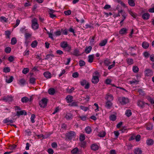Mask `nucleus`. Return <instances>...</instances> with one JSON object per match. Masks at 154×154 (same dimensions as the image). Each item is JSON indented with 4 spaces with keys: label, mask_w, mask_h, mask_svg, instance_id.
<instances>
[{
    "label": "nucleus",
    "mask_w": 154,
    "mask_h": 154,
    "mask_svg": "<svg viewBox=\"0 0 154 154\" xmlns=\"http://www.w3.org/2000/svg\"><path fill=\"white\" fill-rule=\"evenodd\" d=\"M80 83L81 85L84 86L86 84L87 81L85 80H82L80 81Z\"/></svg>",
    "instance_id": "nucleus-58"
},
{
    "label": "nucleus",
    "mask_w": 154,
    "mask_h": 154,
    "mask_svg": "<svg viewBox=\"0 0 154 154\" xmlns=\"http://www.w3.org/2000/svg\"><path fill=\"white\" fill-rule=\"evenodd\" d=\"M11 51V48L9 47H7L5 48V52L7 53H10Z\"/></svg>",
    "instance_id": "nucleus-41"
},
{
    "label": "nucleus",
    "mask_w": 154,
    "mask_h": 154,
    "mask_svg": "<svg viewBox=\"0 0 154 154\" xmlns=\"http://www.w3.org/2000/svg\"><path fill=\"white\" fill-rule=\"evenodd\" d=\"M26 82L25 80L24 79H22L19 81V84L22 85H23Z\"/></svg>",
    "instance_id": "nucleus-53"
},
{
    "label": "nucleus",
    "mask_w": 154,
    "mask_h": 154,
    "mask_svg": "<svg viewBox=\"0 0 154 154\" xmlns=\"http://www.w3.org/2000/svg\"><path fill=\"white\" fill-rule=\"evenodd\" d=\"M73 97L72 96L68 95L66 97V100L68 103H71L73 101Z\"/></svg>",
    "instance_id": "nucleus-11"
},
{
    "label": "nucleus",
    "mask_w": 154,
    "mask_h": 154,
    "mask_svg": "<svg viewBox=\"0 0 154 154\" xmlns=\"http://www.w3.org/2000/svg\"><path fill=\"white\" fill-rule=\"evenodd\" d=\"M43 74L44 76L47 79L50 78L51 77V74L48 71L44 72Z\"/></svg>",
    "instance_id": "nucleus-18"
},
{
    "label": "nucleus",
    "mask_w": 154,
    "mask_h": 154,
    "mask_svg": "<svg viewBox=\"0 0 154 154\" xmlns=\"http://www.w3.org/2000/svg\"><path fill=\"white\" fill-rule=\"evenodd\" d=\"M128 3L129 5L131 6H134L135 4L133 0H128Z\"/></svg>",
    "instance_id": "nucleus-33"
},
{
    "label": "nucleus",
    "mask_w": 154,
    "mask_h": 154,
    "mask_svg": "<svg viewBox=\"0 0 154 154\" xmlns=\"http://www.w3.org/2000/svg\"><path fill=\"white\" fill-rule=\"evenodd\" d=\"M80 108L81 109L84 110L85 111H87L88 110V108L87 107H85V106H80Z\"/></svg>",
    "instance_id": "nucleus-62"
},
{
    "label": "nucleus",
    "mask_w": 154,
    "mask_h": 154,
    "mask_svg": "<svg viewBox=\"0 0 154 154\" xmlns=\"http://www.w3.org/2000/svg\"><path fill=\"white\" fill-rule=\"evenodd\" d=\"M85 139V136L83 134H81L79 137V140L80 141H82L84 140Z\"/></svg>",
    "instance_id": "nucleus-54"
},
{
    "label": "nucleus",
    "mask_w": 154,
    "mask_h": 154,
    "mask_svg": "<svg viewBox=\"0 0 154 154\" xmlns=\"http://www.w3.org/2000/svg\"><path fill=\"white\" fill-rule=\"evenodd\" d=\"M49 94L51 95H53L55 93V90L53 88H49L48 91Z\"/></svg>",
    "instance_id": "nucleus-13"
},
{
    "label": "nucleus",
    "mask_w": 154,
    "mask_h": 154,
    "mask_svg": "<svg viewBox=\"0 0 154 154\" xmlns=\"http://www.w3.org/2000/svg\"><path fill=\"white\" fill-rule=\"evenodd\" d=\"M104 63L106 66H108L110 63V62L108 59H106L104 60Z\"/></svg>",
    "instance_id": "nucleus-61"
},
{
    "label": "nucleus",
    "mask_w": 154,
    "mask_h": 154,
    "mask_svg": "<svg viewBox=\"0 0 154 154\" xmlns=\"http://www.w3.org/2000/svg\"><path fill=\"white\" fill-rule=\"evenodd\" d=\"M54 34L56 36H59L61 35V32L59 30H57L54 32Z\"/></svg>",
    "instance_id": "nucleus-63"
},
{
    "label": "nucleus",
    "mask_w": 154,
    "mask_h": 154,
    "mask_svg": "<svg viewBox=\"0 0 154 154\" xmlns=\"http://www.w3.org/2000/svg\"><path fill=\"white\" fill-rule=\"evenodd\" d=\"M36 79L34 77H32L30 79V83L31 84H34L35 83Z\"/></svg>",
    "instance_id": "nucleus-43"
},
{
    "label": "nucleus",
    "mask_w": 154,
    "mask_h": 154,
    "mask_svg": "<svg viewBox=\"0 0 154 154\" xmlns=\"http://www.w3.org/2000/svg\"><path fill=\"white\" fill-rule=\"evenodd\" d=\"M138 92L139 93V94L142 96H144L145 95V92L141 89H138Z\"/></svg>",
    "instance_id": "nucleus-48"
},
{
    "label": "nucleus",
    "mask_w": 154,
    "mask_h": 154,
    "mask_svg": "<svg viewBox=\"0 0 154 154\" xmlns=\"http://www.w3.org/2000/svg\"><path fill=\"white\" fill-rule=\"evenodd\" d=\"M27 112L26 111L24 110H21L20 111H17V114L16 116H19L20 115H24L25 116L26 115Z\"/></svg>",
    "instance_id": "nucleus-10"
},
{
    "label": "nucleus",
    "mask_w": 154,
    "mask_h": 154,
    "mask_svg": "<svg viewBox=\"0 0 154 154\" xmlns=\"http://www.w3.org/2000/svg\"><path fill=\"white\" fill-rule=\"evenodd\" d=\"M29 69L28 68H24L22 71V72L24 74H26L29 72Z\"/></svg>",
    "instance_id": "nucleus-46"
},
{
    "label": "nucleus",
    "mask_w": 154,
    "mask_h": 154,
    "mask_svg": "<svg viewBox=\"0 0 154 154\" xmlns=\"http://www.w3.org/2000/svg\"><path fill=\"white\" fill-rule=\"evenodd\" d=\"M21 100L23 103H26L29 100V99L27 97H24L21 98Z\"/></svg>",
    "instance_id": "nucleus-35"
},
{
    "label": "nucleus",
    "mask_w": 154,
    "mask_h": 154,
    "mask_svg": "<svg viewBox=\"0 0 154 154\" xmlns=\"http://www.w3.org/2000/svg\"><path fill=\"white\" fill-rule=\"evenodd\" d=\"M92 49V48L91 46L86 47L85 50V51L86 54H88L90 52Z\"/></svg>",
    "instance_id": "nucleus-21"
},
{
    "label": "nucleus",
    "mask_w": 154,
    "mask_h": 154,
    "mask_svg": "<svg viewBox=\"0 0 154 154\" xmlns=\"http://www.w3.org/2000/svg\"><path fill=\"white\" fill-rule=\"evenodd\" d=\"M71 12L70 10H68L64 11V13L66 15H69L71 14Z\"/></svg>",
    "instance_id": "nucleus-59"
},
{
    "label": "nucleus",
    "mask_w": 154,
    "mask_h": 154,
    "mask_svg": "<svg viewBox=\"0 0 154 154\" xmlns=\"http://www.w3.org/2000/svg\"><path fill=\"white\" fill-rule=\"evenodd\" d=\"M71 46L69 45L67 46L64 49L66 51L70 52V51L71 50Z\"/></svg>",
    "instance_id": "nucleus-49"
},
{
    "label": "nucleus",
    "mask_w": 154,
    "mask_h": 154,
    "mask_svg": "<svg viewBox=\"0 0 154 154\" xmlns=\"http://www.w3.org/2000/svg\"><path fill=\"white\" fill-rule=\"evenodd\" d=\"M106 135V133L105 131H103L99 133L98 134V136L100 137H103Z\"/></svg>",
    "instance_id": "nucleus-44"
},
{
    "label": "nucleus",
    "mask_w": 154,
    "mask_h": 154,
    "mask_svg": "<svg viewBox=\"0 0 154 154\" xmlns=\"http://www.w3.org/2000/svg\"><path fill=\"white\" fill-rule=\"evenodd\" d=\"M77 102H74L69 104V106H77Z\"/></svg>",
    "instance_id": "nucleus-42"
},
{
    "label": "nucleus",
    "mask_w": 154,
    "mask_h": 154,
    "mask_svg": "<svg viewBox=\"0 0 154 154\" xmlns=\"http://www.w3.org/2000/svg\"><path fill=\"white\" fill-rule=\"evenodd\" d=\"M113 97L112 95H107L106 99L107 101H111L113 100Z\"/></svg>",
    "instance_id": "nucleus-24"
},
{
    "label": "nucleus",
    "mask_w": 154,
    "mask_h": 154,
    "mask_svg": "<svg viewBox=\"0 0 154 154\" xmlns=\"http://www.w3.org/2000/svg\"><path fill=\"white\" fill-rule=\"evenodd\" d=\"M134 151L135 154H141L142 153V150L139 148H135Z\"/></svg>",
    "instance_id": "nucleus-14"
},
{
    "label": "nucleus",
    "mask_w": 154,
    "mask_h": 154,
    "mask_svg": "<svg viewBox=\"0 0 154 154\" xmlns=\"http://www.w3.org/2000/svg\"><path fill=\"white\" fill-rule=\"evenodd\" d=\"M112 105V103L111 101H107L106 103L105 106L107 109H110Z\"/></svg>",
    "instance_id": "nucleus-27"
},
{
    "label": "nucleus",
    "mask_w": 154,
    "mask_h": 154,
    "mask_svg": "<svg viewBox=\"0 0 154 154\" xmlns=\"http://www.w3.org/2000/svg\"><path fill=\"white\" fill-rule=\"evenodd\" d=\"M91 149L94 151L97 150L98 149V146L97 145L93 144L91 146Z\"/></svg>",
    "instance_id": "nucleus-22"
},
{
    "label": "nucleus",
    "mask_w": 154,
    "mask_h": 154,
    "mask_svg": "<svg viewBox=\"0 0 154 154\" xmlns=\"http://www.w3.org/2000/svg\"><path fill=\"white\" fill-rule=\"evenodd\" d=\"M31 27L34 30H36L38 29L39 28V25L38 23L37 19L36 18H34L31 20Z\"/></svg>",
    "instance_id": "nucleus-1"
},
{
    "label": "nucleus",
    "mask_w": 154,
    "mask_h": 154,
    "mask_svg": "<svg viewBox=\"0 0 154 154\" xmlns=\"http://www.w3.org/2000/svg\"><path fill=\"white\" fill-rule=\"evenodd\" d=\"M66 91L67 92L71 93H72L74 90V88L73 87H72L70 89H69V87L66 89Z\"/></svg>",
    "instance_id": "nucleus-52"
},
{
    "label": "nucleus",
    "mask_w": 154,
    "mask_h": 154,
    "mask_svg": "<svg viewBox=\"0 0 154 154\" xmlns=\"http://www.w3.org/2000/svg\"><path fill=\"white\" fill-rule=\"evenodd\" d=\"M94 57V54L90 55L88 57V62L90 63H91L93 62Z\"/></svg>",
    "instance_id": "nucleus-20"
},
{
    "label": "nucleus",
    "mask_w": 154,
    "mask_h": 154,
    "mask_svg": "<svg viewBox=\"0 0 154 154\" xmlns=\"http://www.w3.org/2000/svg\"><path fill=\"white\" fill-rule=\"evenodd\" d=\"M73 116L72 114L70 113H67L66 116V118L67 120H71L72 119Z\"/></svg>",
    "instance_id": "nucleus-19"
},
{
    "label": "nucleus",
    "mask_w": 154,
    "mask_h": 154,
    "mask_svg": "<svg viewBox=\"0 0 154 154\" xmlns=\"http://www.w3.org/2000/svg\"><path fill=\"white\" fill-rule=\"evenodd\" d=\"M139 81H137L136 79H133L132 80L130 81V83L131 84H138Z\"/></svg>",
    "instance_id": "nucleus-47"
},
{
    "label": "nucleus",
    "mask_w": 154,
    "mask_h": 154,
    "mask_svg": "<svg viewBox=\"0 0 154 154\" xmlns=\"http://www.w3.org/2000/svg\"><path fill=\"white\" fill-rule=\"evenodd\" d=\"M35 118V115L34 114H32L31 115V117L30 118L31 121L32 123L35 122L34 119Z\"/></svg>",
    "instance_id": "nucleus-51"
},
{
    "label": "nucleus",
    "mask_w": 154,
    "mask_h": 154,
    "mask_svg": "<svg viewBox=\"0 0 154 154\" xmlns=\"http://www.w3.org/2000/svg\"><path fill=\"white\" fill-rule=\"evenodd\" d=\"M75 133L72 131H70L66 134V138L69 140H71L73 138L75 137Z\"/></svg>",
    "instance_id": "nucleus-4"
},
{
    "label": "nucleus",
    "mask_w": 154,
    "mask_h": 154,
    "mask_svg": "<svg viewBox=\"0 0 154 154\" xmlns=\"http://www.w3.org/2000/svg\"><path fill=\"white\" fill-rule=\"evenodd\" d=\"M95 37L93 36L92 37V38L90 40V43L91 45H93L95 43L94 41Z\"/></svg>",
    "instance_id": "nucleus-45"
},
{
    "label": "nucleus",
    "mask_w": 154,
    "mask_h": 154,
    "mask_svg": "<svg viewBox=\"0 0 154 154\" xmlns=\"http://www.w3.org/2000/svg\"><path fill=\"white\" fill-rule=\"evenodd\" d=\"M79 51L77 49H75L74 50L73 52L72 53V54L76 56H79L81 55V54H79Z\"/></svg>",
    "instance_id": "nucleus-29"
},
{
    "label": "nucleus",
    "mask_w": 154,
    "mask_h": 154,
    "mask_svg": "<svg viewBox=\"0 0 154 154\" xmlns=\"http://www.w3.org/2000/svg\"><path fill=\"white\" fill-rule=\"evenodd\" d=\"M149 43L146 42H143L142 44V47L144 49L147 48L149 47Z\"/></svg>",
    "instance_id": "nucleus-15"
},
{
    "label": "nucleus",
    "mask_w": 154,
    "mask_h": 154,
    "mask_svg": "<svg viewBox=\"0 0 154 154\" xmlns=\"http://www.w3.org/2000/svg\"><path fill=\"white\" fill-rule=\"evenodd\" d=\"M3 71L5 72H10V69L9 67H6L4 68Z\"/></svg>",
    "instance_id": "nucleus-57"
},
{
    "label": "nucleus",
    "mask_w": 154,
    "mask_h": 154,
    "mask_svg": "<svg viewBox=\"0 0 154 154\" xmlns=\"http://www.w3.org/2000/svg\"><path fill=\"white\" fill-rule=\"evenodd\" d=\"M79 65L80 66H82L85 65V62L82 60H80L79 62Z\"/></svg>",
    "instance_id": "nucleus-50"
},
{
    "label": "nucleus",
    "mask_w": 154,
    "mask_h": 154,
    "mask_svg": "<svg viewBox=\"0 0 154 154\" xmlns=\"http://www.w3.org/2000/svg\"><path fill=\"white\" fill-rule=\"evenodd\" d=\"M150 17L149 14L147 13L143 14L142 15V18L145 20H148Z\"/></svg>",
    "instance_id": "nucleus-12"
},
{
    "label": "nucleus",
    "mask_w": 154,
    "mask_h": 154,
    "mask_svg": "<svg viewBox=\"0 0 154 154\" xmlns=\"http://www.w3.org/2000/svg\"><path fill=\"white\" fill-rule=\"evenodd\" d=\"M48 99L46 98H43L39 101V104L41 107L45 108L47 104Z\"/></svg>",
    "instance_id": "nucleus-3"
},
{
    "label": "nucleus",
    "mask_w": 154,
    "mask_h": 154,
    "mask_svg": "<svg viewBox=\"0 0 154 154\" xmlns=\"http://www.w3.org/2000/svg\"><path fill=\"white\" fill-rule=\"evenodd\" d=\"M5 34L7 36V38H10V35L11 34V32L7 30L5 32Z\"/></svg>",
    "instance_id": "nucleus-56"
},
{
    "label": "nucleus",
    "mask_w": 154,
    "mask_h": 154,
    "mask_svg": "<svg viewBox=\"0 0 154 154\" xmlns=\"http://www.w3.org/2000/svg\"><path fill=\"white\" fill-rule=\"evenodd\" d=\"M125 114L128 117L132 115L131 111L130 109L127 110L125 112Z\"/></svg>",
    "instance_id": "nucleus-28"
},
{
    "label": "nucleus",
    "mask_w": 154,
    "mask_h": 154,
    "mask_svg": "<svg viewBox=\"0 0 154 154\" xmlns=\"http://www.w3.org/2000/svg\"><path fill=\"white\" fill-rule=\"evenodd\" d=\"M128 29L124 28H122L119 31V33L122 35L126 34L127 33Z\"/></svg>",
    "instance_id": "nucleus-9"
},
{
    "label": "nucleus",
    "mask_w": 154,
    "mask_h": 154,
    "mask_svg": "<svg viewBox=\"0 0 154 154\" xmlns=\"http://www.w3.org/2000/svg\"><path fill=\"white\" fill-rule=\"evenodd\" d=\"M17 40L15 37L12 38L11 40V43L12 45H14L16 44Z\"/></svg>",
    "instance_id": "nucleus-30"
},
{
    "label": "nucleus",
    "mask_w": 154,
    "mask_h": 154,
    "mask_svg": "<svg viewBox=\"0 0 154 154\" xmlns=\"http://www.w3.org/2000/svg\"><path fill=\"white\" fill-rule=\"evenodd\" d=\"M72 154H82V151L79 150L77 147L74 148L71 151Z\"/></svg>",
    "instance_id": "nucleus-7"
},
{
    "label": "nucleus",
    "mask_w": 154,
    "mask_h": 154,
    "mask_svg": "<svg viewBox=\"0 0 154 154\" xmlns=\"http://www.w3.org/2000/svg\"><path fill=\"white\" fill-rule=\"evenodd\" d=\"M72 76L75 78H77L79 76V74L78 72H75L73 73Z\"/></svg>",
    "instance_id": "nucleus-64"
},
{
    "label": "nucleus",
    "mask_w": 154,
    "mask_h": 154,
    "mask_svg": "<svg viewBox=\"0 0 154 154\" xmlns=\"http://www.w3.org/2000/svg\"><path fill=\"white\" fill-rule=\"evenodd\" d=\"M13 97L11 96H8L6 97H3L2 100L6 102L10 103L13 100Z\"/></svg>",
    "instance_id": "nucleus-5"
},
{
    "label": "nucleus",
    "mask_w": 154,
    "mask_h": 154,
    "mask_svg": "<svg viewBox=\"0 0 154 154\" xmlns=\"http://www.w3.org/2000/svg\"><path fill=\"white\" fill-rule=\"evenodd\" d=\"M118 100L122 105H124L129 102L128 99L125 97H119Z\"/></svg>",
    "instance_id": "nucleus-2"
},
{
    "label": "nucleus",
    "mask_w": 154,
    "mask_h": 154,
    "mask_svg": "<svg viewBox=\"0 0 154 154\" xmlns=\"http://www.w3.org/2000/svg\"><path fill=\"white\" fill-rule=\"evenodd\" d=\"M132 70L134 72L137 73L138 72L139 69L137 66H134L133 67Z\"/></svg>",
    "instance_id": "nucleus-38"
},
{
    "label": "nucleus",
    "mask_w": 154,
    "mask_h": 154,
    "mask_svg": "<svg viewBox=\"0 0 154 154\" xmlns=\"http://www.w3.org/2000/svg\"><path fill=\"white\" fill-rule=\"evenodd\" d=\"M99 81V78L97 76H93L91 82H92L94 84H97Z\"/></svg>",
    "instance_id": "nucleus-8"
},
{
    "label": "nucleus",
    "mask_w": 154,
    "mask_h": 154,
    "mask_svg": "<svg viewBox=\"0 0 154 154\" xmlns=\"http://www.w3.org/2000/svg\"><path fill=\"white\" fill-rule=\"evenodd\" d=\"M145 103L141 100L138 101L137 103L138 106L141 108H143Z\"/></svg>",
    "instance_id": "nucleus-16"
},
{
    "label": "nucleus",
    "mask_w": 154,
    "mask_h": 154,
    "mask_svg": "<svg viewBox=\"0 0 154 154\" xmlns=\"http://www.w3.org/2000/svg\"><path fill=\"white\" fill-rule=\"evenodd\" d=\"M129 14L132 16L134 18H136L137 17V14L135 13L132 12V11H129Z\"/></svg>",
    "instance_id": "nucleus-34"
},
{
    "label": "nucleus",
    "mask_w": 154,
    "mask_h": 154,
    "mask_svg": "<svg viewBox=\"0 0 154 154\" xmlns=\"http://www.w3.org/2000/svg\"><path fill=\"white\" fill-rule=\"evenodd\" d=\"M147 99L151 104H154V99L153 98H152L150 97H148Z\"/></svg>",
    "instance_id": "nucleus-37"
},
{
    "label": "nucleus",
    "mask_w": 154,
    "mask_h": 154,
    "mask_svg": "<svg viewBox=\"0 0 154 154\" xmlns=\"http://www.w3.org/2000/svg\"><path fill=\"white\" fill-rule=\"evenodd\" d=\"M68 45L67 42L65 41L61 42L60 44V46L64 49Z\"/></svg>",
    "instance_id": "nucleus-17"
},
{
    "label": "nucleus",
    "mask_w": 154,
    "mask_h": 154,
    "mask_svg": "<svg viewBox=\"0 0 154 154\" xmlns=\"http://www.w3.org/2000/svg\"><path fill=\"white\" fill-rule=\"evenodd\" d=\"M14 79V77L13 76H10V78L8 79H7L6 80V82L8 83L11 82Z\"/></svg>",
    "instance_id": "nucleus-36"
},
{
    "label": "nucleus",
    "mask_w": 154,
    "mask_h": 154,
    "mask_svg": "<svg viewBox=\"0 0 154 154\" xmlns=\"http://www.w3.org/2000/svg\"><path fill=\"white\" fill-rule=\"evenodd\" d=\"M107 40L106 39H105L100 42L99 44V45L100 46H104L107 43Z\"/></svg>",
    "instance_id": "nucleus-25"
},
{
    "label": "nucleus",
    "mask_w": 154,
    "mask_h": 154,
    "mask_svg": "<svg viewBox=\"0 0 154 154\" xmlns=\"http://www.w3.org/2000/svg\"><path fill=\"white\" fill-rule=\"evenodd\" d=\"M126 61L129 65H131L134 63V60L132 58H128L126 59Z\"/></svg>",
    "instance_id": "nucleus-26"
},
{
    "label": "nucleus",
    "mask_w": 154,
    "mask_h": 154,
    "mask_svg": "<svg viewBox=\"0 0 154 154\" xmlns=\"http://www.w3.org/2000/svg\"><path fill=\"white\" fill-rule=\"evenodd\" d=\"M146 143L147 145L151 146L153 145L154 143V141L152 139H149L146 140Z\"/></svg>",
    "instance_id": "nucleus-23"
},
{
    "label": "nucleus",
    "mask_w": 154,
    "mask_h": 154,
    "mask_svg": "<svg viewBox=\"0 0 154 154\" xmlns=\"http://www.w3.org/2000/svg\"><path fill=\"white\" fill-rule=\"evenodd\" d=\"M145 75L149 76H151L153 75V72L152 70L150 69H146L145 71Z\"/></svg>",
    "instance_id": "nucleus-6"
},
{
    "label": "nucleus",
    "mask_w": 154,
    "mask_h": 154,
    "mask_svg": "<svg viewBox=\"0 0 154 154\" xmlns=\"http://www.w3.org/2000/svg\"><path fill=\"white\" fill-rule=\"evenodd\" d=\"M116 119V116L114 115H111L109 117L110 120L112 121H115Z\"/></svg>",
    "instance_id": "nucleus-39"
},
{
    "label": "nucleus",
    "mask_w": 154,
    "mask_h": 154,
    "mask_svg": "<svg viewBox=\"0 0 154 154\" xmlns=\"http://www.w3.org/2000/svg\"><path fill=\"white\" fill-rule=\"evenodd\" d=\"M85 131L87 134H90L91 132V127L89 126L86 127L85 128Z\"/></svg>",
    "instance_id": "nucleus-31"
},
{
    "label": "nucleus",
    "mask_w": 154,
    "mask_h": 154,
    "mask_svg": "<svg viewBox=\"0 0 154 154\" xmlns=\"http://www.w3.org/2000/svg\"><path fill=\"white\" fill-rule=\"evenodd\" d=\"M37 41L36 40H35L32 42L31 45L32 48H35L37 46Z\"/></svg>",
    "instance_id": "nucleus-32"
},
{
    "label": "nucleus",
    "mask_w": 154,
    "mask_h": 154,
    "mask_svg": "<svg viewBox=\"0 0 154 154\" xmlns=\"http://www.w3.org/2000/svg\"><path fill=\"white\" fill-rule=\"evenodd\" d=\"M119 12L121 14V15L123 17L126 16V13L125 11H123L122 10L119 11Z\"/></svg>",
    "instance_id": "nucleus-60"
},
{
    "label": "nucleus",
    "mask_w": 154,
    "mask_h": 154,
    "mask_svg": "<svg viewBox=\"0 0 154 154\" xmlns=\"http://www.w3.org/2000/svg\"><path fill=\"white\" fill-rule=\"evenodd\" d=\"M61 30L63 34L65 35H67L68 34V30L67 29H62Z\"/></svg>",
    "instance_id": "nucleus-55"
},
{
    "label": "nucleus",
    "mask_w": 154,
    "mask_h": 154,
    "mask_svg": "<svg viewBox=\"0 0 154 154\" xmlns=\"http://www.w3.org/2000/svg\"><path fill=\"white\" fill-rule=\"evenodd\" d=\"M54 57V56L53 54H47L46 55L45 58V60H48L51 57Z\"/></svg>",
    "instance_id": "nucleus-40"
}]
</instances>
